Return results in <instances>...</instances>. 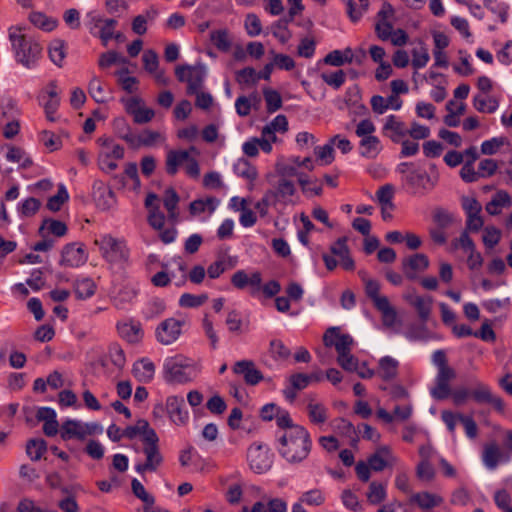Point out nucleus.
Segmentation results:
<instances>
[{
  "instance_id": "obj_1",
  "label": "nucleus",
  "mask_w": 512,
  "mask_h": 512,
  "mask_svg": "<svg viewBox=\"0 0 512 512\" xmlns=\"http://www.w3.org/2000/svg\"><path fill=\"white\" fill-rule=\"evenodd\" d=\"M277 450L289 463H300L311 451L312 441L304 427H293L277 436Z\"/></svg>"
},
{
  "instance_id": "obj_2",
  "label": "nucleus",
  "mask_w": 512,
  "mask_h": 512,
  "mask_svg": "<svg viewBox=\"0 0 512 512\" xmlns=\"http://www.w3.org/2000/svg\"><path fill=\"white\" fill-rule=\"evenodd\" d=\"M9 39L15 53V59L26 68H31L42 52V46L32 37L10 31Z\"/></svg>"
},
{
  "instance_id": "obj_3",
  "label": "nucleus",
  "mask_w": 512,
  "mask_h": 512,
  "mask_svg": "<svg viewBox=\"0 0 512 512\" xmlns=\"http://www.w3.org/2000/svg\"><path fill=\"white\" fill-rule=\"evenodd\" d=\"M196 376L194 366L184 357L167 358L163 365V377L169 384H185Z\"/></svg>"
},
{
  "instance_id": "obj_4",
  "label": "nucleus",
  "mask_w": 512,
  "mask_h": 512,
  "mask_svg": "<svg viewBox=\"0 0 512 512\" xmlns=\"http://www.w3.org/2000/svg\"><path fill=\"white\" fill-rule=\"evenodd\" d=\"M94 243L99 247L102 257L109 263H118L128 258V250L124 241L109 234L101 235L95 239Z\"/></svg>"
},
{
  "instance_id": "obj_5",
  "label": "nucleus",
  "mask_w": 512,
  "mask_h": 512,
  "mask_svg": "<svg viewBox=\"0 0 512 512\" xmlns=\"http://www.w3.org/2000/svg\"><path fill=\"white\" fill-rule=\"evenodd\" d=\"M439 179L438 173L429 175L423 170H411L405 177L407 190L412 195H424L431 191L437 184Z\"/></svg>"
},
{
  "instance_id": "obj_6",
  "label": "nucleus",
  "mask_w": 512,
  "mask_h": 512,
  "mask_svg": "<svg viewBox=\"0 0 512 512\" xmlns=\"http://www.w3.org/2000/svg\"><path fill=\"white\" fill-rule=\"evenodd\" d=\"M470 398L479 405L492 406L499 413H503L505 410L503 399L494 394L490 386L483 382L475 383V386L471 389Z\"/></svg>"
},
{
  "instance_id": "obj_7",
  "label": "nucleus",
  "mask_w": 512,
  "mask_h": 512,
  "mask_svg": "<svg viewBox=\"0 0 512 512\" xmlns=\"http://www.w3.org/2000/svg\"><path fill=\"white\" fill-rule=\"evenodd\" d=\"M247 459L250 468L258 474L268 471L272 464L269 448L263 444L253 443L248 448Z\"/></svg>"
},
{
  "instance_id": "obj_8",
  "label": "nucleus",
  "mask_w": 512,
  "mask_h": 512,
  "mask_svg": "<svg viewBox=\"0 0 512 512\" xmlns=\"http://www.w3.org/2000/svg\"><path fill=\"white\" fill-rule=\"evenodd\" d=\"M183 321L175 318H168L162 321L156 328L155 334L158 342L163 345L174 343L181 335Z\"/></svg>"
},
{
  "instance_id": "obj_9",
  "label": "nucleus",
  "mask_w": 512,
  "mask_h": 512,
  "mask_svg": "<svg viewBox=\"0 0 512 512\" xmlns=\"http://www.w3.org/2000/svg\"><path fill=\"white\" fill-rule=\"evenodd\" d=\"M267 191L277 204L286 206L295 203L293 196L297 190L294 182L290 179L279 178L273 188Z\"/></svg>"
},
{
  "instance_id": "obj_10",
  "label": "nucleus",
  "mask_w": 512,
  "mask_h": 512,
  "mask_svg": "<svg viewBox=\"0 0 512 512\" xmlns=\"http://www.w3.org/2000/svg\"><path fill=\"white\" fill-rule=\"evenodd\" d=\"M165 410L170 420L176 425H185L189 420V412L185 407V400L182 396H168Z\"/></svg>"
},
{
  "instance_id": "obj_11",
  "label": "nucleus",
  "mask_w": 512,
  "mask_h": 512,
  "mask_svg": "<svg viewBox=\"0 0 512 512\" xmlns=\"http://www.w3.org/2000/svg\"><path fill=\"white\" fill-rule=\"evenodd\" d=\"M126 112L133 117L136 124H145L150 122L155 116V112L151 108L144 107L143 101L139 97H131L122 99Z\"/></svg>"
},
{
  "instance_id": "obj_12",
  "label": "nucleus",
  "mask_w": 512,
  "mask_h": 512,
  "mask_svg": "<svg viewBox=\"0 0 512 512\" xmlns=\"http://www.w3.org/2000/svg\"><path fill=\"white\" fill-rule=\"evenodd\" d=\"M87 254L82 243H69L63 247L60 265L79 267L86 263Z\"/></svg>"
},
{
  "instance_id": "obj_13",
  "label": "nucleus",
  "mask_w": 512,
  "mask_h": 512,
  "mask_svg": "<svg viewBox=\"0 0 512 512\" xmlns=\"http://www.w3.org/2000/svg\"><path fill=\"white\" fill-rule=\"evenodd\" d=\"M402 271L408 280L417 279V272H424L429 267V259L423 253H416L402 259Z\"/></svg>"
},
{
  "instance_id": "obj_14",
  "label": "nucleus",
  "mask_w": 512,
  "mask_h": 512,
  "mask_svg": "<svg viewBox=\"0 0 512 512\" xmlns=\"http://www.w3.org/2000/svg\"><path fill=\"white\" fill-rule=\"evenodd\" d=\"M232 370L235 374L242 375L247 385L255 386L264 380L262 372L256 368L252 360L237 361Z\"/></svg>"
},
{
  "instance_id": "obj_15",
  "label": "nucleus",
  "mask_w": 512,
  "mask_h": 512,
  "mask_svg": "<svg viewBox=\"0 0 512 512\" xmlns=\"http://www.w3.org/2000/svg\"><path fill=\"white\" fill-rule=\"evenodd\" d=\"M232 285L240 290L245 289L248 285L251 286V295L259 292L262 284V275L256 271L248 276L244 270L236 271L231 277Z\"/></svg>"
},
{
  "instance_id": "obj_16",
  "label": "nucleus",
  "mask_w": 512,
  "mask_h": 512,
  "mask_svg": "<svg viewBox=\"0 0 512 512\" xmlns=\"http://www.w3.org/2000/svg\"><path fill=\"white\" fill-rule=\"evenodd\" d=\"M93 198L96 205L102 210H108L116 203V197L111 188L103 181L97 180L93 183Z\"/></svg>"
},
{
  "instance_id": "obj_17",
  "label": "nucleus",
  "mask_w": 512,
  "mask_h": 512,
  "mask_svg": "<svg viewBox=\"0 0 512 512\" xmlns=\"http://www.w3.org/2000/svg\"><path fill=\"white\" fill-rule=\"evenodd\" d=\"M143 453L146 456L144 463H138L135 466V470L144 474L145 472H155L163 463V456L160 452L159 446L154 447H143Z\"/></svg>"
},
{
  "instance_id": "obj_18",
  "label": "nucleus",
  "mask_w": 512,
  "mask_h": 512,
  "mask_svg": "<svg viewBox=\"0 0 512 512\" xmlns=\"http://www.w3.org/2000/svg\"><path fill=\"white\" fill-rule=\"evenodd\" d=\"M116 328L119 336L130 344L139 343L144 335L141 324L132 320L118 322Z\"/></svg>"
},
{
  "instance_id": "obj_19",
  "label": "nucleus",
  "mask_w": 512,
  "mask_h": 512,
  "mask_svg": "<svg viewBox=\"0 0 512 512\" xmlns=\"http://www.w3.org/2000/svg\"><path fill=\"white\" fill-rule=\"evenodd\" d=\"M404 299L416 309L420 320L423 323H426L430 317L432 310V297H423L411 293L405 295Z\"/></svg>"
},
{
  "instance_id": "obj_20",
  "label": "nucleus",
  "mask_w": 512,
  "mask_h": 512,
  "mask_svg": "<svg viewBox=\"0 0 512 512\" xmlns=\"http://www.w3.org/2000/svg\"><path fill=\"white\" fill-rule=\"evenodd\" d=\"M387 131L391 132L388 136L392 142L400 143L402 138L408 135L409 130L406 129L404 122L400 121L395 115H390L383 126V132Z\"/></svg>"
},
{
  "instance_id": "obj_21",
  "label": "nucleus",
  "mask_w": 512,
  "mask_h": 512,
  "mask_svg": "<svg viewBox=\"0 0 512 512\" xmlns=\"http://www.w3.org/2000/svg\"><path fill=\"white\" fill-rule=\"evenodd\" d=\"M84 423L75 419H67L61 425L60 436L64 441L70 439L84 440Z\"/></svg>"
},
{
  "instance_id": "obj_22",
  "label": "nucleus",
  "mask_w": 512,
  "mask_h": 512,
  "mask_svg": "<svg viewBox=\"0 0 512 512\" xmlns=\"http://www.w3.org/2000/svg\"><path fill=\"white\" fill-rule=\"evenodd\" d=\"M189 159V152L186 150H170L166 155L165 170L170 176H174L181 165Z\"/></svg>"
},
{
  "instance_id": "obj_23",
  "label": "nucleus",
  "mask_w": 512,
  "mask_h": 512,
  "mask_svg": "<svg viewBox=\"0 0 512 512\" xmlns=\"http://www.w3.org/2000/svg\"><path fill=\"white\" fill-rule=\"evenodd\" d=\"M206 70L203 65L191 66L187 77V93L193 95L197 93L204 82Z\"/></svg>"
},
{
  "instance_id": "obj_24",
  "label": "nucleus",
  "mask_w": 512,
  "mask_h": 512,
  "mask_svg": "<svg viewBox=\"0 0 512 512\" xmlns=\"http://www.w3.org/2000/svg\"><path fill=\"white\" fill-rule=\"evenodd\" d=\"M410 502L417 504L421 509L429 510L440 506L443 503V498L439 495L424 491L413 494L410 498Z\"/></svg>"
},
{
  "instance_id": "obj_25",
  "label": "nucleus",
  "mask_w": 512,
  "mask_h": 512,
  "mask_svg": "<svg viewBox=\"0 0 512 512\" xmlns=\"http://www.w3.org/2000/svg\"><path fill=\"white\" fill-rule=\"evenodd\" d=\"M132 373L138 381L147 383L153 379L155 365L150 360L143 358L133 365Z\"/></svg>"
},
{
  "instance_id": "obj_26",
  "label": "nucleus",
  "mask_w": 512,
  "mask_h": 512,
  "mask_svg": "<svg viewBox=\"0 0 512 512\" xmlns=\"http://www.w3.org/2000/svg\"><path fill=\"white\" fill-rule=\"evenodd\" d=\"M382 145L377 136L363 137L359 142V153L362 157L373 159L381 151Z\"/></svg>"
},
{
  "instance_id": "obj_27",
  "label": "nucleus",
  "mask_w": 512,
  "mask_h": 512,
  "mask_svg": "<svg viewBox=\"0 0 512 512\" xmlns=\"http://www.w3.org/2000/svg\"><path fill=\"white\" fill-rule=\"evenodd\" d=\"M511 206V196L508 192L500 190L492 197V199L486 204V211L490 215H498L501 213L503 207Z\"/></svg>"
},
{
  "instance_id": "obj_28",
  "label": "nucleus",
  "mask_w": 512,
  "mask_h": 512,
  "mask_svg": "<svg viewBox=\"0 0 512 512\" xmlns=\"http://www.w3.org/2000/svg\"><path fill=\"white\" fill-rule=\"evenodd\" d=\"M399 363L390 356H384L379 360L377 374L385 381L394 379L398 374Z\"/></svg>"
},
{
  "instance_id": "obj_29",
  "label": "nucleus",
  "mask_w": 512,
  "mask_h": 512,
  "mask_svg": "<svg viewBox=\"0 0 512 512\" xmlns=\"http://www.w3.org/2000/svg\"><path fill=\"white\" fill-rule=\"evenodd\" d=\"M45 230L56 237H63L67 234L68 228L67 225L60 220L46 218L39 227L38 234L45 237Z\"/></svg>"
},
{
  "instance_id": "obj_30",
  "label": "nucleus",
  "mask_w": 512,
  "mask_h": 512,
  "mask_svg": "<svg viewBox=\"0 0 512 512\" xmlns=\"http://www.w3.org/2000/svg\"><path fill=\"white\" fill-rule=\"evenodd\" d=\"M501 457L502 453L500 451L499 446L496 443L493 442L485 445L482 460L488 469H495L498 466Z\"/></svg>"
},
{
  "instance_id": "obj_31",
  "label": "nucleus",
  "mask_w": 512,
  "mask_h": 512,
  "mask_svg": "<svg viewBox=\"0 0 512 512\" xmlns=\"http://www.w3.org/2000/svg\"><path fill=\"white\" fill-rule=\"evenodd\" d=\"M382 315V323L385 327L391 328L397 322V311L391 306L389 299L380 300L375 307Z\"/></svg>"
},
{
  "instance_id": "obj_32",
  "label": "nucleus",
  "mask_w": 512,
  "mask_h": 512,
  "mask_svg": "<svg viewBox=\"0 0 512 512\" xmlns=\"http://www.w3.org/2000/svg\"><path fill=\"white\" fill-rule=\"evenodd\" d=\"M161 139V134L157 131L145 129L139 135H135L131 149H139L141 146L151 147Z\"/></svg>"
},
{
  "instance_id": "obj_33",
  "label": "nucleus",
  "mask_w": 512,
  "mask_h": 512,
  "mask_svg": "<svg viewBox=\"0 0 512 512\" xmlns=\"http://www.w3.org/2000/svg\"><path fill=\"white\" fill-rule=\"evenodd\" d=\"M219 200L215 197H208L205 200L197 199L190 203L189 211L192 215H199L208 210L210 213L214 212Z\"/></svg>"
},
{
  "instance_id": "obj_34",
  "label": "nucleus",
  "mask_w": 512,
  "mask_h": 512,
  "mask_svg": "<svg viewBox=\"0 0 512 512\" xmlns=\"http://www.w3.org/2000/svg\"><path fill=\"white\" fill-rule=\"evenodd\" d=\"M210 40L221 52H228L231 49L232 41L227 29L214 30L210 33Z\"/></svg>"
},
{
  "instance_id": "obj_35",
  "label": "nucleus",
  "mask_w": 512,
  "mask_h": 512,
  "mask_svg": "<svg viewBox=\"0 0 512 512\" xmlns=\"http://www.w3.org/2000/svg\"><path fill=\"white\" fill-rule=\"evenodd\" d=\"M95 291L96 284L90 278H84L75 282L74 293L78 299H88L95 294Z\"/></svg>"
},
{
  "instance_id": "obj_36",
  "label": "nucleus",
  "mask_w": 512,
  "mask_h": 512,
  "mask_svg": "<svg viewBox=\"0 0 512 512\" xmlns=\"http://www.w3.org/2000/svg\"><path fill=\"white\" fill-rule=\"evenodd\" d=\"M29 20L37 28L48 32L54 30L58 24L56 19L50 18L42 12H31Z\"/></svg>"
},
{
  "instance_id": "obj_37",
  "label": "nucleus",
  "mask_w": 512,
  "mask_h": 512,
  "mask_svg": "<svg viewBox=\"0 0 512 512\" xmlns=\"http://www.w3.org/2000/svg\"><path fill=\"white\" fill-rule=\"evenodd\" d=\"M345 52L349 54V57L344 58L341 50H333L324 57L323 62L335 67H340L345 63H351L353 61L352 49L348 47L345 49Z\"/></svg>"
},
{
  "instance_id": "obj_38",
  "label": "nucleus",
  "mask_w": 512,
  "mask_h": 512,
  "mask_svg": "<svg viewBox=\"0 0 512 512\" xmlns=\"http://www.w3.org/2000/svg\"><path fill=\"white\" fill-rule=\"evenodd\" d=\"M47 451V443L44 439H30L26 444V453L32 461H38Z\"/></svg>"
},
{
  "instance_id": "obj_39",
  "label": "nucleus",
  "mask_w": 512,
  "mask_h": 512,
  "mask_svg": "<svg viewBox=\"0 0 512 512\" xmlns=\"http://www.w3.org/2000/svg\"><path fill=\"white\" fill-rule=\"evenodd\" d=\"M412 54V66L415 69L423 68L429 62L430 56L428 49L422 41H419L418 47H415L411 51Z\"/></svg>"
},
{
  "instance_id": "obj_40",
  "label": "nucleus",
  "mask_w": 512,
  "mask_h": 512,
  "mask_svg": "<svg viewBox=\"0 0 512 512\" xmlns=\"http://www.w3.org/2000/svg\"><path fill=\"white\" fill-rule=\"evenodd\" d=\"M49 57L58 67H61L66 57L65 42L60 39L52 41L49 46Z\"/></svg>"
},
{
  "instance_id": "obj_41",
  "label": "nucleus",
  "mask_w": 512,
  "mask_h": 512,
  "mask_svg": "<svg viewBox=\"0 0 512 512\" xmlns=\"http://www.w3.org/2000/svg\"><path fill=\"white\" fill-rule=\"evenodd\" d=\"M308 416L312 423L323 424L327 420V409L318 403H313V399L307 405Z\"/></svg>"
},
{
  "instance_id": "obj_42",
  "label": "nucleus",
  "mask_w": 512,
  "mask_h": 512,
  "mask_svg": "<svg viewBox=\"0 0 512 512\" xmlns=\"http://www.w3.org/2000/svg\"><path fill=\"white\" fill-rule=\"evenodd\" d=\"M69 200V194L66 187L63 184L58 186L57 194L51 196L47 201V208L52 212H57L61 209V206Z\"/></svg>"
},
{
  "instance_id": "obj_43",
  "label": "nucleus",
  "mask_w": 512,
  "mask_h": 512,
  "mask_svg": "<svg viewBox=\"0 0 512 512\" xmlns=\"http://www.w3.org/2000/svg\"><path fill=\"white\" fill-rule=\"evenodd\" d=\"M131 487L133 494L144 502V510H148L150 506L154 505L155 498L147 493L142 483L136 478L132 479Z\"/></svg>"
},
{
  "instance_id": "obj_44",
  "label": "nucleus",
  "mask_w": 512,
  "mask_h": 512,
  "mask_svg": "<svg viewBox=\"0 0 512 512\" xmlns=\"http://www.w3.org/2000/svg\"><path fill=\"white\" fill-rule=\"evenodd\" d=\"M263 95L266 102V109L269 113H274L282 107V97L278 91L264 88Z\"/></svg>"
},
{
  "instance_id": "obj_45",
  "label": "nucleus",
  "mask_w": 512,
  "mask_h": 512,
  "mask_svg": "<svg viewBox=\"0 0 512 512\" xmlns=\"http://www.w3.org/2000/svg\"><path fill=\"white\" fill-rule=\"evenodd\" d=\"M114 128L119 138L124 140L131 148L135 134H133L131 127L127 124L124 118H119L114 121Z\"/></svg>"
},
{
  "instance_id": "obj_46",
  "label": "nucleus",
  "mask_w": 512,
  "mask_h": 512,
  "mask_svg": "<svg viewBox=\"0 0 512 512\" xmlns=\"http://www.w3.org/2000/svg\"><path fill=\"white\" fill-rule=\"evenodd\" d=\"M88 92L97 103H106L108 101L102 82L97 76H93L90 80Z\"/></svg>"
},
{
  "instance_id": "obj_47",
  "label": "nucleus",
  "mask_w": 512,
  "mask_h": 512,
  "mask_svg": "<svg viewBox=\"0 0 512 512\" xmlns=\"http://www.w3.org/2000/svg\"><path fill=\"white\" fill-rule=\"evenodd\" d=\"M128 73V68H122L115 74L118 76V83L120 84L122 89L128 93H133L137 90V85L139 81L134 76H128Z\"/></svg>"
},
{
  "instance_id": "obj_48",
  "label": "nucleus",
  "mask_w": 512,
  "mask_h": 512,
  "mask_svg": "<svg viewBox=\"0 0 512 512\" xmlns=\"http://www.w3.org/2000/svg\"><path fill=\"white\" fill-rule=\"evenodd\" d=\"M390 449L387 446L380 447L376 453L368 458V464L373 471L380 472L385 469L387 462L383 455H389Z\"/></svg>"
},
{
  "instance_id": "obj_49",
  "label": "nucleus",
  "mask_w": 512,
  "mask_h": 512,
  "mask_svg": "<svg viewBox=\"0 0 512 512\" xmlns=\"http://www.w3.org/2000/svg\"><path fill=\"white\" fill-rule=\"evenodd\" d=\"M474 108L481 113H494L499 103L495 98L486 100L482 95H475L473 98Z\"/></svg>"
},
{
  "instance_id": "obj_50",
  "label": "nucleus",
  "mask_w": 512,
  "mask_h": 512,
  "mask_svg": "<svg viewBox=\"0 0 512 512\" xmlns=\"http://www.w3.org/2000/svg\"><path fill=\"white\" fill-rule=\"evenodd\" d=\"M234 171L238 176H241L250 181H254L258 177L256 168L246 159H239L238 162L234 165Z\"/></svg>"
},
{
  "instance_id": "obj_51",
  "label": "nucleus",
  "mask_w": 512,
  "mask_h": 512,
  "mask_svg": "<svg viewBox=\"0 0 512 512\" xmlns=\"http://www.w3.org/2000/svg\"><path fill=\"white\" fill-rule=\"evenodd\" d=\"M386 498V489L385 486L378 482H371L369 485V490L367 492V500L369 503L376 505L384 501Z\"/></svg>"
},
{
  "instance_id": "obj_52",
  "label": "nucleus",
  "mask_w": 512,
  "mask_h": 512,
  "mask_svg": "<svg viewBox=\"0 0 512 512\" xmlns=\"http://www.w3.org/2000/svg\"><path fill=\"white\" fill-rule=\"evenodd\" d=\"M363 281L365 283V293L367 297L372 300L374 307L377 306L378 301L388 300V297L379 294L380 284L378 281L366 278H363Z\"/></svg>"
},
{
  "instance_id": "obj_53",
  "label": "nucleus",
  "mask_w": 512,
  "mask_h": 512,
  "mask_svg": "<svg viewBox=\"0 0 512 512\" xmlns=\"http://www.w3.org/2000/svg\"><path fill=\"white\" fill-rule=\"evenodd\" d=\"M207 300V294L194 295L184 293L180 296L179 305L185 308H196L202 306Z\"/></svg>"
},
{
  "instance_id": "obj_54",
  "label": "nucleus",
  "mask_w": 512,
  "mask_h": 512,
  "mask_svg": "<svg viewBox=\"0 0 512 512\" xmlns=\"http://www.w3.org/2000/svg\"><path fill=\"white\" fill-rule=\"evenodd\" d=\"M393 195L394 187L391 184L381 186L376 192V197L381 207H388L390 209L394 208V204L392 202Z\"/></svg>"
},
{
  "instance_id": "obj_55",
  "label": "nucleus",
  "mask_w": 512,
  "mask_h": 512,
  "mask_svg": "<svg viewBox=\"0 0 512 512\" xmlns=\"http://www.w3.org/2000/svg\"><path fill=\"white\" fill-rule=\"evenodd\" d=\"M321 79L333 89L338 90L345 83L346 74L340 69L332 73H322Z\"/></svg>"
},
{
  "instance_id": "obj_56",
  "label": "nucleus",
  "mask_w": 512,
  "mask_h": 512,
  "mask_svg": "<svg viewBox=\"0 0 512 512\" xmlns=\"http://www.w3.org/2000/svg\"><path fill=\"white\" fill-rule=\"evenodd\" d=\"M0 112L1 118L6 120L18 118L20 114L16 101L12 98L2 100L0 104Z\"/></svg>"
},
{
  "instance_id": "obj_57",
  "label": "nucleus",
  "mask_w": 512,
  "mask_h": 512,
  "mask_svg": "<svg viewBox=\"0 0 512 512\" xmlns=\"http://www.w3.org/2000/svg\"><path fill=\"white\" fill-rule=\"evenodd\" d=\"M41 207V201L34 197L25 199L19 206V212L22 217H31L35 215Z\"/></svg>"
},
{
  "instance_id": "obj_58",
  "label": "nucleus",
  "mask_w": 512,
  "mask_h": 512,
  "mask_svg": "<svg viewBox=\"0 0 512 512\" xmlns=\"http://www.w3.org/2000/svg\"><path fill=\"white\" fill-rule=\"evenodd\" d=\"M235 79L240 85H255L257 83L256 70L252 67H245L236 72Z\"/></svg>"
},
{
  "instance_id": "obj_59",
  "label": "nucleus",
  "mask_w": 512,
  "mask_h": 512,
  "mask_svg": "<svg viewBox=\"0 0 512 512\" xmlns=\"http://www.w3.org/2000/svg\"><path fill=\"white\" fill-rule=\"evenodd\" d=\"M341 500L343 505L351 511L358 512L362 509L357 495L350 489L343 490L341 494Z\"/></svg>"
},
{
  "instance_id": "obj_60",
  "label": "nucleus",
  "mask_w": 512,
  "mask_h": 512,
  "mask_svg": "<svg viewBox=\"0 0 512 512\" xmlns=\"http://www.w3.org/2000/svg\"><path fill=\"white\" fill-rule=\"evenodd\" d=\"M270 352L275 359L286 360L291 355L290 349L278 339L270 342Z\"/></svg>"
},
{
  "instance_id": "obj_61",
  "label": "nucleus",
  "mask_w": 512,
  "mask_h": 512,
  "mask_svg": "<svg viewBox=\"0 0 512 512\" xmlns=\"http://www.w3.org/2000/svg\"><path fill=\"white\" fill-rule=\"evenodd\" d=\"M300 500L310 506H320L325 502V496L320 489H312L303 493Z\"/></svg>"
},
{
  "instance_id": "obj_62",
  "label": "nucleus",
  "mask_w": 512,
  "mask_h": 512,
  "mask_svg": "<svg viewBox=\"0 0 512 512\" xmlns=\"http://www.w3.org/2000/svg\"><path fill=\"white\" fill-rule=\"evenodd\" d=\"M147 221L149 225L155 230H162L165 224V215L160 211L158 205L151 208L148 214Z\"/></svg>"
},
{
  "instance_id": "obj_63",
  "label": "nucleus",
  "mask_w": 512,
  "mask_h": 512,
  "mask_svg": "<svg viewBox=\"0 0 512 512\" xmlns=\"http://www.w3.org/2000/svg\"><path fill=\"white\" fill-rule=\"evenodd\" d=\"M142 61H143L144 69L150 74L155 73L159 67L158 54L152 49L146 50L143 53Z\"/></svg>"
},
{
  "instance_id": "obj_64",
  "label": "nucleus",
  "mask_w": 512,
  "mask_h": 512,
  "mask_svg": "<svg viewBox=\"0 0 512 512\" xmlns=\"http://www.w3.org/2000/svg\"><path fill=\"white\" fill-rule=\"evenodd\" d=\"M316 42L313 38L305 37L300 40L297 47V54L300 57L312 58L315 53Z\"/></svg>"
}]
</instances>
